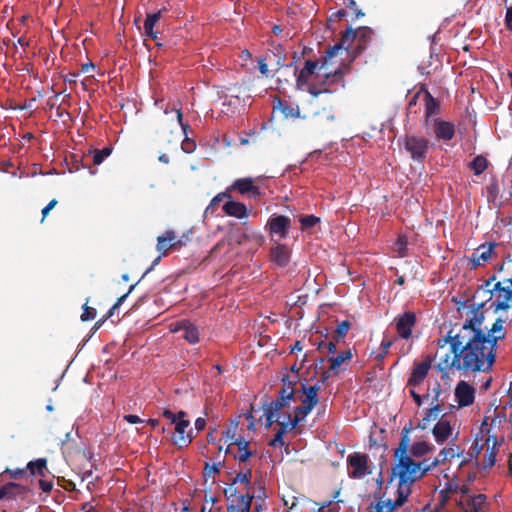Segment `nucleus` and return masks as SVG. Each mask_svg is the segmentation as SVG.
I'll return each instance as SVG.
<instances>
[{
	"label": "nucleus",
	"mask_w": 512,
	"mask_h": 512,
	"mask_svg": "<svg viewBox=\"0 0 512 512\" xmlns=\"http://www.w3.org/2000/svg\"><path fill=\"white\" fill-rule=\"evenodd\" d=\"M484 301L464 304L466 319L462 326L455 325L447 335L437 340L439 357L437 370L442 373L460 371L464 375L492 370L496 351L483 336Z\"/></svg>",
	"instance_id": "1"
},
{
	"label": "nucleus",
	"mask_w": 512,
	"mask_h": 512,
	"mask_svg": "<svg viewBox=\"0 0 512 512\" xmlns=\"http://www.w3.org/2000/svg\"><path fill=\"white\" fill-rule=\"evenodd\" d=\"M413 431L412 423L405 425L401 430L400 442L398 447L394 450V457L396 459L395 465L392 467L391 476L398 478V490L406 492L407 495L411 494V486L416 481L420 480L429 472L427 461L422 460L416 462L408 454L410 445V433Z\"/></svg>",
	"instance_id": "2"
},
{
	"label": "nucleus",
	"mask_w": 512,
	"mask_h": 512,
	"mask_svg": "<svg viewBox=\"0 0 512 512\" xmlns=\"http://www.w3.org/2000/svg\"><path fill=\"white\" fill-rule=\"evenodd\" d=\"M495 312L512 308V258L496 267V274L485 281L475 292L472 302L491 301Z\"/></svg>",
	"instance_id": "3"
},
{
	"label": "nucleus",
	"mask_w": 512,
	"mask_h": 512,
	"mask_svg": "<svg viewBox=\"0 0 512 512\" xmlns=\"http://www.w3.org/2000/svg\"><path fill=\"white\" fill-rule=\"evenodd\" d=\"M369 458L366 454L354 452L347 457V465L349 470L348 475L352 479H360L370 475L372 471L368 465Z\"/></svg>",
	"instance_id": "4"
},
{
	"label": "nucleus",
	"mask_w": 512,
	"mask_h": 512,
	"mask_svg": "<svg viewBox=\"0 0 512 512\" xmlns=\"http://www.w3.org/2000/svg\"><path fill=\"white\" fill-rule=\"evenodd\" d=\"M228 192H238L243 196H247L249 199H259L263 196L261 189L255 185V179L251 177L238 178L229 187Z\"/></svg>",
	"instance_id": "5"
},
{
	"label": "nucleus",
	"mask_w": 512,
	"mask_h": 512,
	"mask_svg": "<svg viewBox=\"0 0 512 512\" xmlns=\"http://www.w3.org/2000/svg\"><path fill=\"white\" fill-rule=\"evenodd\" d=\"M300 390L304 397L301 399V405L295 408L298 409V414L308 415L319 403L318 392L320 390V385L317 383L308 386L302 383Z\"/></svg>",
	"instance_id": "6"
},
{
	"label": "nucleus",
	"mask_w": 512,
	"mask_h": 512,
	"mask_svg": "<svg viewBox=\"0 0 512 512\" xmlns=\"http://www.w3.org/2000/svg\"><path fill=\"white\" fill-rule=\"evenodd\" d=\"M417 323L416 314L412 311H406L402 314L397 315L393 324L397 331V338L409 339L412 337V331Z\"/></svg>",
	"instance_id": "7"
},
{
	"label": "nucleus",
	"mask_w": 512,
	"mask_h": 512,
	"mask_svg": "<svg viewBox=\"0 0 512 512\" xmlns=\"http://www.w3.org/2000/svg\"><path fill=\"white\" fill-rule=\"evenodd\" d=\"M356 37L357 29L354 30L352 27H348L344 32H342L340 41L326 50L323 56L321 68H325L329 61L334 58L339 51L347 49V47L356 39Z\"/></svg>",
	"instance_id": "8"
},
{
	"label": "nucleus",
	"mask_w": 512,
	"mask_h": 512,
	"mask_svg": "<svg viewBox=\"0 0 512 512\" xmlns=\"http://www.w3.org/2000/svg\"><path fill=\"white\" fill-rule=\"evenodd\" d=\"M405 149L414 161L423 162L429 149V141L424 137L406 136Z\"/></svg>",
	"instance_id": "9"
},
{
	"label": "nucleus",
	"mask_w": 512,
	"mask_h": 512,
	"mask_svg": "<svg viewBox=\"0 0 512 512\" xmlns=\"http://www.w3.org/2000/svg\"><path fill=\"white\" fill-rule=\"evenodd\" d=\"M322 62L323 59L321 62L317 60H306L301 70H298L297 67L294 68V74L296 76V88L298 90H304L305 87L308 86L309 79L315 73V71L317 69H323L321 68ZM326 66H328V64ZM324 69H327V67Z\"/></svg>",
	"instance_id": "10"
},
{
	"label": "nucleus",
	"mask_w": 512,
	"mask_h": 512,
	"mask_svg": "<svg viewBox=\"0 0 512 512\" xmlns=\"http://www.w3.org/2000/svg\"><path fill=\"white\" fill-rule=\"evenodd\" d=\"M175 431L174 433H171V442L178 446L179 448H185L187 447L192 439V430H190L188 433H186L187 428L190 425V422L188 420H185L183 418H179L175 423Z\"/></svg>",
	"instance_id": "11"
},
{
	"label": "nucleus",
	"mask_w": 512,
	"mask_h": 512,
	"mask_svg": "<svg viewBox=\"0 0 512 512\" xmlns=\"http://www.w3.org/2000/svg\"><path fill=\"white\" fill-rule=\"evenodd\" d=\"M431 369V359L430 357H427L425 360L421 362H414L413 367L410 373V376L407 380V386L408 387H417L421 385L426 377L428 376V373Z\"/></svg>",
	"instance_id": "12"
},
{
	"label": "nucleus",
	"mask_w": 512,
	"mask_h": 512,
	"mask_svg": "<svg viewBox=\"0 0 512 512\" xmlns=\"http://www.w3.org/2000/svg\"><path fill=\"white\" fill-rule=\"evenodd\" d=\"M291 226V220L289 217L284 215L272 216L266 225L271 235H277L283 239L288 235V231Z\"/></svg>",
	"instance_id": "13"
},
{
	"label": "nucleus",
	"mask_w": 512,
	"mask_h": 512,
	"mask_svg": "<svg viewBox=\"0 0 512 512\" xmlns=\"http://www.w3.org/2000/svg\"><path fill=\"white\" fill-rule=\"evenodd\" d=\"M454 393L459 407H468L474 403L475 389L466 381L461 380L456 385Z\"/></svg>",
	"instance_id": "14"
},
{
	"label": "nucleus",
	"mask_w": 512,
	"mask_h": 512,
	"mask_svg": "<svg viewBox=\"0 0 512 512\" xmlns=\"http://www.w3.org/2000/svg\"><path fill=\"white\" fill-rule=\"evenodd\" d=\"M495 246V243H484L476 248L470 257L472 268L481 266L491 260Z\"/></svg>",
	"instance_id": "15"
},
{
	"label": "nucleus",
	"mask_w": 512,
	"mask_h": 512,
	"mask_svg": "<svg viewBox=\"0 0 512 512\" xmlns=\"http://www.w3.org/2000/svg\"><path fill=\"white\" fill-rule=\"evenodd\" d=\"M397 497L392 499H380L374 506L375 512H394L397 508L401 507L409 495L406 492L396 490Z\"/></svg>",
	"instance_id": "16"
},
{
	"label": "nucleus",
	"mask_w": 512,
	"mask_h": 512,
	"mask_svg": "<svg viewBox=\"0 0 512 512\" xmlns=\"http://www.w3.org/2000/svg\"><path fill=\"white\" fill-rule=\"evenodd\" d=\"M28 488L24 485L9 482L0 488V500H17L18 498L24 499L28 493Z\"/></svg>",
	"instance_id": "17"
},
{
	"label": "nucleus",
	"mask_w": 512,
	"mask_h": 512,
	"mask_svg": "<svg viewBox=\"0 0 512 512\" xmlns=\"http://www.w3.org/2000/svg\"><path fill=\"white\" fill-rule=\"evenodd\" d=\"M434 133L438 140L450 141L455 136V126L449 121L434 119Z\"/></svg>",
	"instance_id": "18"
},
{
	"label": "nucleus",
	"mask_w": 512,
	"mask_h": 512,
	"mask_svg": "<svg viewBox=\"0 0 512 512\" xmlns=\"http://www.w3.org/2000/svg\"><path fill=\"white\" fill-rule=\"evenodd\" d=\"M453 433V428L450 422L446 419H439L438 422L432 428V434L435 441L442 445L444 444Z\"/></svg>",
	"instance_id": "19"
},
{
	"label": "nucleus",
	"mask_w": 512,
	"mask_h": 512,
	"mask_svg": "<svg viewBox=\"0 0 512 512\" xmlns=\"http://www.w3.org/2000/svg\"><path fill=\"white\" fill-rule=\"evenodd\" d=\"M504 323L505 320H503L502 318H497L490 329H488L487 331L483 330V336L489 340L490 344L492 345V348H494L495 350L497 342L505 338L503 326Z\"/></svg>",
	"instance_id": "20"
},
{
	"label": "nucleus",
	"mask_w": 512,
	"mask_h": 512,
	"mask_svg": "<svg viewBox=\"0 0 512 512\" xmlns=\"http://www.w3.org/2000/svg\"><path fill=\"white\" fill-rule=\"evenodd\" d=\"M171 111L176 112V114H177V121H178L179 125L181 126V129H182L183 133L185 134V138L183 139V141L181 143V149L183 150V152H185L187 154H190V153L194 152L195 149H196L195 141L190 139L187 136V130L189 129L190 126H189L188 123H184L183 122V113H182L180 108H177V107L174 106L171 109Z\"/></svg>",
	"instance_id": "21"
},
{
	"label": "nucleus",
	"mask_w": 512,
	"mask_h": 512,
	"mask_svg": "<svg viewBox=\"0 0 512 512\" xmlns=\"http://www.w3.org/2000/svg\"><path fill=\"white\" fill-rule=\"evenodd\" d=\"M486 495L477 494L466 499H459L458 505L464 512H479L486 502Z\"/></svg>",
	"instance_id": "22"
},
{
	"label": "nucleus",
	"mask_w": 512,
	"mask_h": 512,
	"mask_svg": "<svg viewBox=\"0 0 512 512\" xmlns=\"http://www.w3.org/2000/svg\"><path fill=\"white\" fill-rule=\"evenodd\" d=\"M175 231L167 230L162 235L157 237L156 250L162 255L166 256L171 249H176L175 244Z\"/></svg>",
	"instance_id": "23"
},
{
	"label": "nucleus",
	"mask_w": 512,
	"mask_h": 512,
	"mask_svg": "<svg viewBox=\"0 0 512 512\" xmlns=\"http://www.w3.org/2000/svg\"><path fill=\"white\" fill-rule=\"evenodd\" d=\"M251 477V468H246L238 472L236 476L233 478L230 487L225 490V495L227 496V498H231L237 494V489L234 487V485L237 483L245 484V487L248 489L251 485Z\"/></svg>",
	"instance_id": "24"
},
{
	"label": "nucleus",
	"mask_w": 512,
	"mask_h": 512,
	"mask_svg": "<svg viewBox=\"0 0 512 512\" xmlns=\"http://www.w3.org/2000/svg\"><path fill=\"white\" fill-rule=\"evenodd\" d=\"M487 201L494 206L499 207L502 204V196L500 193L499 181L495 175L489 179V183L485 187Z\"/></svg>",
	"instance_id": "25"
},
{
	"label": "nucleus",
	"mask_w": 512,
	"mask_h": 512,
	"mask_svg": "<svg viewBox=\"0 0 512 512\" xmlns=\"http://www.w3.org/2000/svg\"><path fill=\"white\" fill-rule=\"evenodd\" d=\"M223 210L228 216H232L237 219L248 217L246 205L242 202L234 201L231 198L224 203Z\"/></svg>",
	"instance_id": "26"
},
{
	"label": "nucleus",
	"mask_w": 512,
	"mask_h": 512,
	"mask_svg": "<svg viewBox=\"0 0 512 512\" xmlns=\"http://www.w3.org/2000/svg\"><path fill=\"white\" fill-rule=\"evenodd\" d=\"M271 260L279 267H285L290 261V250L286 245L277 244L271 248Z\"/></svg>",
	"instance_id": "27"
},
{
	"label": "nucleus",
	"mask_w": 512,
	"mask_h": 512,
	"mask_svg": "<svg viewBox=\"0 0 512 512\" xmlns=\"http://www.w3.org/2000/svg\"><path fill=\"white\" fill-rule=\"evenodd\" d=\"M422 92H424L425 121L428 125L429 119L438 113L440 102L431 95L424 85H422Z\"/></svg>",
	"instance_id": "28"
},
{
	"label": "nucleus",
	"mask_w": 512,
	"mask_h": 512,
	"mask_svg": "<svg viewBox=\"0 0 512 512\" xmlns=\"http://www.w3.org/2000/svg\"><path fill=\"white\" fill-rule=\"evenodd\" d=\"M353 355L350 349L340 352L337 356L331 357L330 360V370L332 371L333 375H339L340 372L343 370L342 365L345 362H348L352 359Z\"/></svg>",
	"instance_id": "29"
},
{
	"label": "nucleus",
	"mask_w": 512,
	"mask_h": 512,
	"mask_svg": "<svg viewBox=\"0 0 512 512\" xmlns=\"http://www.w3.org/2000/svg\"><path fill=\"white\" fill-rule=\"evenodd\" d=\"M442 411V404L435 403L431 408L426 410L425 416L418 422L417 428L425 430L432 421H436Z\"/></svg>",
	"instance_id": "30"
},
{
	"label": "nucleus",
	"mask_w": 512,
	"mask_h": 512,
	"mask_svg": "<svg viewBox=\"0 0 512 512\" xmlns=\"http://www.w3.org/2000/svg\"><path fill=\"white\" fill-rule=\"evenodd\" d=\"M253 498L254 496L249 492L240 495L238 497V504H229L227 506V512H250Z\"/></svg>",
	"instance_id": "31"
},
{
	"label": "nucleus",
	"mask_w": 512,
	"mask_h": 512,
	"mask_svg": "<svg viewBox=\"0 0 512 512\" xmlns=\"http://www.w3.org/2000/svg\"><path fill=\"white\" fill-rule=\"evenodd\" d=\"M433 449L434 446L432 444L426 441H418L412 445H409L408 454L411 456V458H421L433 451Z\"/></svg>",
	"instance_id": "32"
},
{
	"label": "nucleus",
	"mask_w": 512,
	"mask_h": 512,
	"mask_svg": "<svg viewBox=\"0 0 512 512\" xmlns=\"http://www.w3.org/2000/svg\"><path fill=\"white\" fill-rule=\"evenodd\" d=\"M374 34V31L367 26L359 27L357 29V53H361L364 51L367 47L368 42L371 40L372 36Z\"/></svg>",
	"instance_id": "33"
},
{
	"label": "nucleus",
	"mask_w": 512,
	"mask_h": 512,
	"mask_svg": "<svg viewBox=\"0 0 512 512\" xmlns=\"http://www.w3.org/2000/svg\"><path fill=\"white\" fill-rule=\"evenodd\" d=\"M162 16V10H159L155 13L147 14L146 19L144 21V31L145 34L153 40L157 39V33L154 32V26L160 20Z\"/></svg>",
	"instance_id": "34"
},
{
	"label": "nucleus",
	"mask_w": 512,
	"mask_h": 512,
	"mask_svg": "<svg viewBox=\"0 0 512 512\" xmlns=\"http://www.w3.org/2000/svg\"><path fill=\"white\" fill-rule=\"evenodd\" d=\"M455 457L454 447H445L440 450L438 457H435L433 460L425 459L427 461V466H429V471L433 468L437 467L441 463H444L448 459H452Z\"/></svg>",
	"instance_id": "35"
},
{
	"label": "nucleus",
	"mask_w": 512,
	"mask_h": 512,
	"mask_svg": "<svg viewBox=\"0 0 512 512\" xmlns=\"http://www.w3.org/2000/svg\"><path fill=\"white\" fill-rule=\"evenodd\" d=\"M179 330H183V338L190 344H195L199 341L198 328L189 321H183Z\"/></svg>",
	"instance_id": "36"
},
{
	"label": "nucleus",
	"mask_w": 512,
	"mask_h": 512,
	"mask_svg": "<svg viewBox=\"0 0 512 512\" xmlns=\"http://www.w3.org/2000/svg\"><path fill=\"white\" fill-rule=\"evenodd\" d=\"M26 470L29 471L30 475L45 476L47 470V460L45 458H39L35 461H30L27 464Z\"/></svg>",
	"instance_id": "37"
},
{
	"label": "nucleus",
	"mask_w": 512,
	"mask_h": 512,
	"mask_svg": "<svg viewBox=\"0 0 512 512\" xmlns=\"http://www.w3.org/2000/svg\"><path fill=\"white\" fill-rule=\"evenodd\" d=\"M489 165V161L483 155L476 156L469 164L468 167L475 175L482 174Z\"/></svg>",
	"instance_id": "38"
},
{
	"label": "nucleus",
	"mask_w": 512,
	"mask_h": 512,
	"mask_svg": "<svg viewBox=\"0 0 512 512\" xmlns=\"http://www.w3.org/2000/svg\"><path fill=\"white\" fill-rule=\"evenodd\" d=\"M279 106L285 117L297 118L300 116V110L298 106H293L286 101H279Z\"/></svg>",
	"instance_id": "39"
},
{
	"label": "nucleus",
	"mask_w": 512,
	"mask_h": 512,
	"mask_svg": "<svg viewBox=\"0 0 512 512\" xmlns=\"http://www.w3.org/2000/svg\"><path fill=\"white\" fill-rule=\"evenodd\" d=\"M350 326H351V324L348 320H344V321L340 322L337 325V328L335 330L334 340L336 342L342 341L346 337V335L350 329Z\"/></svg>",
	"instance_id": "40"
},
{
	"label": "nucleus",
	"mask_w": 512,
	"mask_h": 512,
	"mask_svg": "<svg viewBox=\"0 0 512 512\" xmlns=\"http://www.w3.org/2000/svg\"><path fill=\"white\" fill-rule=\"evenodd\" d=\"M93 153V164L94 165H100L105 158L111 155L112 148L111 147H104L103 149H95L91 151Z\"/></svg>",
	"instance_id": "41"
},
{
	"label": "nucleus",
	"mask_w": 512,
	"mask_h": 512,
	"mask_svg": "<svg viewBox=\"0 0 512 512\" xmlns=\"http://www.w3.org/2000/svg\"><path fill=\"white\" fill-rule=\"evenodd\" d=\"M408 239L405 235L398 236L394 243V251L400 256L404 257L407 255Z\"/></svg>",
	"instance_id": "42"
},
{
	"label": "nucleus",
	"mask_w": 512,
	"mask_h": 512,
	"mask_svg": "<svg viewBox=\"0 0 512 512\" xmlns=\"http://www.w3.org/2000/svg\"><path fill=\"white\" fill-rule=\"evenodd\" d=\"M224 464V462H218L214 464H210L209 462L205 463V467L203 470V476L205 478H214V475L220 472V467Z\"/></svg>",
	"instance_id": "43"
},
{
	"label": "nucleus",
	"mask_w": 512,
	"mask_h": 512,
	"mask_svg": "<svg viewBox=\"0 0 512 512\" xmlns=\"http://www.w3.org/2000/svg\"><path fill=\"white\" fill-rule=\"evenodd\" d=\"M290 402L291 401L286 398L281 399L280 396H277L276 400L271 401L270 403H266L265 405L268 408H271L274 412H277L279 414V411L282 410L283 408L287 407Z\"/></svg>",
	"instance_id": "44"
},
{
	"label": "nucleus",
	"mask_w": 512,
	"mask_h": 512,
	"mask_svg": "<svg viewBox=\"0 0 512 512\" xmlns=\"http://www.w3.org/2000/svg\"><path fill=\"white\" fill-rule=\"evenodd\" d=\"M89 300L90 298H87L82 306L83 312L80 316V319L83 322L93 320L96 317V309L88 306Z\"/></svg>",
	"instance_id": "45"
},
{
	"label": "nucleus",
	"mask_w": 512,
	"mask_h": 512,
	"mask_svg": "<svg viewBox=\"0 0 512 512\" xmlns=\"http://www.w3.org/2000/svg\"><path fill=\"white\" fill-rule=\"evenodd\" d=\"M263 416L265 417V428H270L274 422H276V418L280 417L277 412H274L271 408H268L266 405H263Z\"/></svg>",
	"instance_id": "46"
},
{
	"label": "nucleus",
	"mask_w": 512,
	"mask_h": 512,
	"mask_svg": "<svg viewBox=\"0 0 512 512\" xmlns=\"http://www.w3.org/2000/svg\"><path fill=\"white\" fill-rule=\"evenodd\" d=\"M299 221L301 224V229L306 230V229L314 227L317 223H319L320 218L316 217L314 215H305V216H302Z\"/></svg>",
	"instance_id": "47"
},
{
	"label": "nucleus",
	"mask_w": 512,
	"mask_h": 512,
	"mask_svg": "<svg viewBox=\"0 0 512 512\" xmlns=\"http://www.w3.org/2000/svg\"><path fill=\"white\" fill-rule=\"evenodd\" d=\"M307 415L298 414V409H294V416L292 417L289 413L285 415V418L290 424V430H293L297 427V425L305 419Z\"/></svg>",
	"instance_id": "48"
},
{
	"label": "nucleus",
	"mask_w": 512,
	"mask_h": 512,
	"mask_svg": "<svg viewBox=\"0 0 512 512\" xmlns=\"http://www.w3.org/2000/svg\"><path fill=\"white\" fill-rule=\"evenodd\" d=\"M296 392H297L296 387H293V386H289V387H285V388L281 387V389L278 392V396H280L281 399L286 398L290 401H294Z\"/></svg>",
	"instance_id": "49"
},
{
	"label": "nucleus",
	"mask_w": 512,
	"mask_h": 512,
	"mask_svg": "<svg viewBox=\"0 0 512 512\" xmlns=\"http://www.w3.org/2000/svg\"><path fill=\"white\" fill-rule=\"evenodd\" d=\"M327 80L332 79L333 82H338L344 87V73L341 69H335L334 71L327 72L325 74Z\"/></svg>",
	"instance_id": "50"
},
{
	"label": "nucleus",
	"mask_w": 512,
	"mask_h": 512,
	"mask_svg": "<svg viewBox=\"0 0 512 512\" xmlns=\"http://www.w3.org/2000/svg\"><path fill=\"white\" fill-rule=\"evenodd\" d=\"M230 199L231 198V195H230V192H228L227 190L225 192H220L218 193L216 196H214L212 198V200L210 201V204L209 206L207 207L206 209V212L211 209L212 207L218 205L220 202L223 201V199Z\"/></svg>",
	"instance_id": "51"
},
{
	"label": "nucleus",
	"mask_w": 512,
	"mask_h": 512,
	"mask_svg": "<svg viewBox=\"0 0 512 512\" xmlns=\"http://www.w3.org/2000/svg\"><path fill=\"white\" fill-rule=\"evenodd\" d=\"M255 454L254 451H251L249 448H241L238 449V453L234 456L236 460L239 462H246L251 456Z\"/></svg>",
	"instance_id": "52"
},
{
	"label": "nucleus",
	"mask_w": 512,
	"mask_h": 512,
	"mask_svg": "<svg viewBox=\"0 0 512 512\" xmlns=\"http://www.w3.org/2000/svg\"><path fill=\"white\" fill-rule=\"evenodd\" d=\"M397 339V337L393 340L384 338L381 342V350L382 352L377 355V359L379 361H382L384 356L388 353L389 348L393 345L394 341Z\"/></svg>",
	"instance_id": "53"
},
{
	"label": "nucleus",
	"mask_w": 512,
	"mask_h": 512,
	"mask_svg": "<svg viewBox=\"0 0 512 512\" xmlns=\"http://www.w3.org/2000/svg\"><path fill=\"white\" fill-rule=\"evenodd\" d=\"M424 101V92H422V86L420 89L412 96V98L408 102L407 110L411 113L413 112V107L417 105L419 99ZM416 113V110L414 111Z\"/></svg>",
	"instance_id": "54"
},
{
	"label": "nucleus",
	"mask_w": 512,
	"mask_h": 512,
	"mask_svg": "<svg viewBox=\"0 0 512 512\" xmlns=\"http://www.w3.org/2000/svg\"><path fill=\"white\" fill-rule=\"evenodd\" d=\"M162 415L170 420L171 424L175 423L179 418H183L186 416L184 411H180L177 414H174L170 409H164Z\"/></svg>",
	"instance_id": "55"
},
{
	"label": "nucleus",
	"mask_w": 512,
	"mask_h": 512,
	"mask_svg": "<svg viewBox=\"0 0 512 512\" xmlns=\"http://www.w3.org/2000/svg\"><path fill=\"white\" fill-rule=\"evenodd\" d=\"M305 89L313 96L318 97L322 93H332V89L330 88H318L314 84H308Z\"/></svg>",
	"instance_id": "56"
},
{
	"label": "nucleus",
	"mask_w": 512,
	"mask_h": 512,
	"mask_svg": "<svg viewBox=\"0 0 512 512\" xmlns=\"http://www.w3.org/2000/svg\"><path fill=\"white\" fill-rule=\"evenodd\" d=\"M283 435H281V432H276L273 439L269 441V446L277 448V447H288V444L284 441Z\"/></svg>",
	"instance_id": "57"
},
{
	"label": "nucleus",
	"mask_w": 512,
	"mask_h": 512,
	"mask_svg": "<svg viewBox=\"0 0 512 512\" xmlns=\"http://www.w3.org/2000/svg\"><path fill=\"white\" fill-rule=\"evenodd\" d=\"M190 234H191V231H188L187 233H184L181 236H177L175 234V240L174 241H175V244H176V249L184 247V246H186L190 242Z\"/></svg>",
	"instance_id": "58"
},
{
	"label": "nucleus",
	"mask_w": 512,
	"mask_h": 512,
	"mask_svg": "<svg viewBox=\"0 0 512 512\" xmlns=\"http://www.w3.org/2000/svg\"><path fill=\"white\" fill-rule=\"evenodd\" d=\"M276 422L280 426L277 432H281V435L284 436L287 432L291 431L290 424L285 417L283 418V420H281L280 417H277Z\"/></svg>",
	"instance_id": "59"
},
{
	"label": "nucleus",
	"mask_w": 512,
	"mask_h": 512,
	"mask_svg": "<svg viewBox=\"0 0 512 512\" xmlns=\"http://www.w3.org/2000/svg\"><path fill=\"white\" fill-rule=\"evenodd\" d=\"M496 454H497V450H496V447H495V444H494L492 449H491V451H490V453L487 456V460H486V463H485V468L494 466V464L496 462Z\"/></svg>",
	"instance_id": "60"
},
{
	"label": "nucleus",
	"mask_w": 512,
	"mask_h": 512,
	"mask_svg": "<svg viewBox=\"0 0 512 512\" xmlns=\"http://www.w3.org/2000/svg\"><path fill=\"white\" fill-rule=\"evenodd\" d=\"M257 62H258V69H259L260 73L265 77H269L270 74H269L268 65L266 63V59L259 58Z\"/></svg>",
	"instance_id": "61"
},
{
	"label": "nucleus",
	"mask_w": 512,
	"mask_h": 512,
	"mask_svg": "<svg viewBox=\"0 0 512 512\" xmlns=\"http://www.w3.org/2000/svg\"><path fill=\"white\" fill-rule=\"evenodd\" d=\"M432 392H433L432 404L434 405L435 403H440L439 397L442 393V389H441V384L438 381L435 383V386L433 387Z\"/></svg>",
	"instance_id": "62"
},
{
	"label": "nucleus",
	"mask_w": 512,
	"mask_h": 512,
	"mask_svg": "<svg viewBox=\"0 0 512 512\" xmlns=\"http://www.w3.org/2000/svg\"><path fill=\"white\" fill-rule=\"evenodd\" d=\"M505 24L509 31H512V6L507 8L505 16Z\"/></svg>",
	"instance_id": "63"
},
{
	"label": "nucleus",
	"mask_w": 512,
	"mask_h": 512,
	"mask_svg": "<svg viewBox=\"0 0 512 512\" xmlns=\"http://www.w3.org/2000/svg\"><path fill=\"white\" fill-rule=\"evenodd\" d=\"M314 512H338L336 507H331V502H328L327 504H323L320 506L317 510Z\"/></svg>",
	"instance_id": "64"
}]
</instances>
